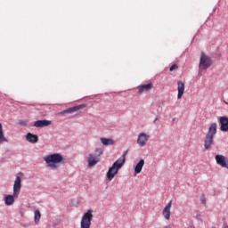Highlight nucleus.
<instances>
[{"label": "nucleus", "instance_id": "5", "mask_svg": "<svg viewBox=\"0 0 228 228\" xmlns=\"http://www.w3.org/2000/svg\"><path fill=\"white\" fill-rule=\"evenodd\" d=\"M94 211L92 209L87 210L82 216L80 222V228H90L92 221L94 220Z\"/></svg>", "mask_w": 228, "mask_h": 228}, {"label": "nucleus", "instance_id": "1", "mask_svg": "<svg viewBox=\"0 0 228 228\" xmlns=\"http://www.w3.org/2000/svg\"><path fill=\"white\" fill-rule=\"evenodd\" d=\"M44 161H45L49 168L56 170L58 169V165H63L65 163V158L61 153H53L44 157Z\"/></svg>", "mask_w": 228, "mask_h": 228}, {"label": "nucleus", "instance_id": "22", "mask_svg": "<svg viewBox=\"0 0 228 228\" xmlns=\"http://www.w3.org/2000/svg\"><path fill=\"white\" fill-rule=\"evenodd\" d=\"M224 228H228V225H227V224H224Z\"/></svg>", "mask_w": 228, "mask_h": 228}, {"label": "nucleus", "instance_id": "7", "mask_svg": "<svg viewBox=\"0 0 228 228\" xmlns=\"http://www.w3.org/2000/svg\"><path fill=\"white\" fill-rule=\"evenodd\" d=\"M83 108H86V104H80L74 107H70L69 109H66L61 112H58V115H61L62 117H66L67 115L70 113H76V111H79V110H83Z\"/></svg>", "mask_w": 228, "mask_h": 228}, {"label": "nucleus", "instance_id": "17", "mask_svg": "<svg viewBox=\"0 0 228 228\" xmlns=\"http://www.w3.org/2000/svg\"><path fill=\"white\" fill-rule=\"evenodd\" d=\"M100 140H101L102 145H106V146L115 145V141L113 139H108V138L102 137Z\"/></svg>", "mask_w": 228, "mask_h": 228}, {"label": "nucleus", "instance_id": "14", "mask_svg": "<svg viewBox=\"0 0 228 228\" xmlns=\"http://www.w3.org/2000/svg\"><path fill=\"white\" fill-rule=\"evenodd\" d=\"M177 90H178L177 99H181L184 94V82L183 81L177 82Z\"/></svg>", "mask_w": 228, "mask_h": 228}, {"label": "nucleus", "instance_id": "3", "mask_svg": "<svg viewBox=\"0 0 228 228\" xmlns=\"http://www.w3.org/2000/svg\"><path fill=\"white\" fill-rule=\"evenodd\" d=\"M127 151L125 152L113 165L109 168L107 172V178L109 181H113L114 177L118 174V169L124 167V163H126V155Z\"/></svg>", "mask_w": 228, "mask_h": 228}, {"label": "nucleus", "instance_id": "9", "mask_svg": "<svg viewBox=\"0 0 228 228\" xmlns=\"http://www.w3.org/2000/svg\"><path fill=\"white\" fill-rule=\"evenodd\" d=\"M150 136L146 134L145 133H141L137 139V143L141 147H145L147 145V142H149Z\"/></svg>", "mask_w": 228, "mask_h": 228}, {"label": "nucleus", "instance_id": "15", "mask_svg": "<svg viewBox=\"0 0 228 228\" xmlns=\"http://www.w3.org/2000/svg\"><path fill=\"white\" fill-rule=\"evenodd\" d=\"M26 138L27 142H29L30 143H37V142H38V135L33 134L31 133H28Z\"/></svg>", "mask_w": 228, "mask_h": 228}, {"label": "nucleus", "instance_id": "2", "mask_svg": "<svg viewBox=\"0 0 228 228\" xmlns=\"http://www.w3.org/2000/svg\"><path fill=\"white\" fill-rule=\"evenodd\" d=\"M21 188H22V183H21L20 176H16L14 184H13V195H6L4 197L5 206H12L13 202H15V199L19 198Z\"/></svg>", "mask_w": 228, "mask_h": 228}, {"label": "nucleus", "instance_id": "18", "mask_svg": "<svg viewBox=\"0 0 228 228\" xmlns=\"http://www.w3.org/2000/svg\"><path fill=\"white\" fill-rule=\"evenodd\" d=\"M8 142V139L4 137V132H3V124L0 123V143Z\"/></svg>", "mask_w": 228, "mask_h": 228}, {"label": "nucleus", "instance_id": "21", "mask_svg": "<svg viewBox=\"0 0 228 228\" xmlns=\"http://www.w3.org/2000/svg\"><path fill=\"white\" fill-rule=\"evenodd\" d=\"M200 200L202 204L206 206V196L204 194L200 195Z\"/></svg>", "mask_w": 228, "mask_h": 228}, {"label": "nucleus", "instance_id": "13", "mask_svg": "<svg viewBox=\"0 0 228 228\" xmlns=\"http://www.w3.org/2000/svg\"><path fill=\"white\" fill-rule=\"evenodd\" d=\"M52 122L51 120L43 119V120H37L34 123L35 127H47L51 126Z\"/></svg>", "mask_w": 228, "mask_h": 228}, {"label": "nucleus", "instance_id": "8", "mask_svg": "<svg viewBox=\"0 0 228 228\" xmlns=\"http://www.w3.org/2000/svg\"><path fill=\"white\" fill-rule=\"evenodd\" d=\"M101 154H102V151H101L98 156L94 154H89L88 159H87L88 166L95 167V165L99 163V161H101V159H99V156H101Z\"/></svg>", "mask_w": 228, "mask_h": 228}, {"label": "nucleus", "instance_id": "20", "mask_svg": "<svg viewBox=\"0 0 228 228\" xmlns=\"http://www.w3.org/2000/svg\"><path fill=\"white\" fill-rule=\"evenodd\" d=\"M177 69H179V67L176 64H173L170 68L169 70L170 72H174V70H177Z\"/></svg>", "mask_w": 228, "mask_h": 228}, {"label": "nucleus", "instance_id": "4", "mask_svg": "<svg viewBox=\"0 0 228 228\" xmlns=\"http://www.w3.org/2000/svg\"><path fill=\"white\" fill-rule=\"evenodd\" d=\"M217 127L218 126L216 125V123H212L210 125L204 141V149L206 151H208V149H211V145H213L215 142V135L216 134Z\"/></svg>", "mask_w": 228, "mask_h": 228}, {"label": "nucleus", "instance_id": "10", "mask_svg": "<svg viewBox=\"0 0 228 228\" xmlns=\"http://www.w3.org/2000/svg\"><path fill=\"white\" fill-rule=\"evenodd\" d=\"M219 123H220V129L224 133H227L228 131V118L227 117H221L219 118Z\"/></svg>", "mask_w": 228, "mask_h": 228}, {"label": "nucleus", "instance_id": "19", "mask_svg": "<svg viewBox=\"0 0 228 228\" xmlns=\"http://www.w3.org/2000/svg\"><path fill=\"white\" fill-rule=\"evenodd\" d=\"M40 218H42V214H40V210H36L34 214V220L36 224L40 222Z\"/></svg>", "mask_w": 228, "mask_h": 228}, {"label": "nucleus", "instance_id": "11", "mask_svg": "<svg viewBox=\"0 0 228 228\" xmlns=\"http://www.w3.org/2000/svg\"><path fill=\"white\" fill-rule=\"evenodd\" d=\"M152 83L145 84V85H141L137 86L138 94H143V92H151L152 90Z\"/></svg>", "mask_w": 228, "mask_h": 228}, {"label": "nucleus", "instance_id": "16", "mask_svg": "<svg viewBox=\"0 0 228 228\" xmlns=\"http://www.w3.org/2000/svg\"><path fill=\"white\" fill-rule=\"evenodd\" d=\"M143 165H145V160L141 159L134 167L135 174H140L142 169L143 168Z\"/></svg>", "mask_w": 228, "mask_h": 228}, {"label": "nucleus", "instance_id": "6", "mask_svg": "<svg viewBox=\"0 0 228 228\" xmlns=\"http://www.w3.org/2000/svg\"><path fill=\"white\" fill-rule=\"evenodd\" d=\"M213 64L211 61V57L206 55L204 52H201L200 59V69H203L204 70H207V69H209L211 65Z\"/></svg>", "mask_w": 228, "mask_h": 228}, {"label": "nucleus", "instance_id": "12", "mask_svg": "<svg viewBox=\"0 0 228 228\" xmlns=\"http://www.w3.org/2000/svg\"><path fill=\"white\" fill-rule=\"evenodd\" d=\"M170 209H172V200L168 202V204L164 208L162 211V215L164 218H166V220H170V215H171Z\"/></svg>", "mask_w": 228, "mask_h": 228}]
</instances>
